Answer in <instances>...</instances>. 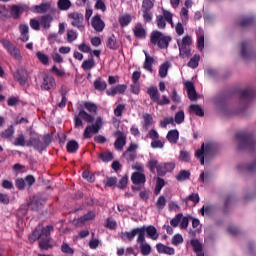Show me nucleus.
Instances as JSON below:
<instances>
[{
	"mask_svg": "<svg viewBox=\"0 0 256 256\" xmlns=\"http://www.w3.org/2000/svg\"><path fill=\"white\" fill-rule=\"evenodd\" d=\"M238 140L239 151H253L255 149L256 141L253 134H249L245 131L236 134Z\"/></svg>",
	"mask_w": 256,
	"mask_h": 256,
	"instance_id": "1",
	"label": "nucleus"
},
{
	"mask_svg": "<svg viewBox=\"0 0 256 256\" xmlns=\"http://www.w3.org/2000/svg\"><path fill=\"white\" fill-rule=\"evenodd\" d=\"M53 141V136L51 134H45L41 138L39 137H31L29 141H27L26 146L27 147H33L36 151H39V153H43L49 145H51V142Z\"/></svg>",
	"mask_w": 256,
	"mask_h": 256,
	"instance_id": "2",
	"label": "nucleus"
},
{
	"mask_svg": "<svg viewBox=\"0 0 256 256\" xmlns=\"http://www.w3.org/2000/svg\"><path fill=\"white\" fill-rule=\"evenodd\" d=\"M253 99H255V90L253 88H246L240 91L238 107L240 111H245V109H249L251 104L253 103Z\"/></svg>",
	"mask_w": 256,
	"mask_h": 256,
	"instance_id": "3",
	"label": "nucleus"
},
{
	"mask_svg": "<svg viewBox=\"0 0 256 256\" xmlns=\"http://www.w3.org/2000/svg\"><path fill=\"white\" fill-rule=\"evenodd\" d=\"M150 43L152 45H158L159 49H167L169 43H171V36H165L158 30H155L151 33Z\"/></svg>",
	"mask_w": 256,
	"mask_h": 256,
	"instance_id": "4",
	"label": "nucleus"
},
{
	"mask_svg": "<svg viewBox=\"0 0 256 256\" xmlns=\"http://www.w3.org/2000/svg\"><path fill=\"white\" fill-rule=\"evenodd\" d=\"M200 213L203 216L207 215V217H212V215H217V213L225 215V202H223L222 205L212 204L208 206H203L200 209Z\"/></svg>",
	"mask_w": 256,
	"mask_h": 256,
	"instance_id": "5",
	"label": "nucleus"
},
{
	"mask_svg": "<svg viewBox=\"0 0 256 256\" xmlns=\"http://www.w3.org/2000/svg\"><path fill=\"white\" fill-rule=\"evenodd\" d=\"M101 127H103V118L99 116L94 124L89 125L85 128L83 133L84 139H91V133H99V131H101Z\"/></svg>",
	"mask_w": 256,
	"mask_h": 256,
	"instance_id": "6",
	"label": "nucleus"
},
{
	"mask_svg": "<svg viewBox=\"0 0 256 256\" xmlns=\"http://www.w3.org/2000/svg\"><path fill=\"white\" fill-rule=\"evenodd\" d=\"M47 202V197L41 195H35L28 203V207H30L31 211H41L43 209L45 203Z\"/></svg>",
	"mask_w": 256,
	"mask_h": 256,
	"instance_id": "7",
	"label": "nucleus"
},
{
	"mask_svg": "<svg viewBox=\"0 0 256 256\" xmlns=\"http://www.w3.org/2000/svg\"><path fill=\"white\" fill-rule=\"evenodd\" d=\"M15 81L19 82V84L23 87L29 81V72L25 68H19L14 72Z\"/></svg>",
	"mask_w": 256,
	"mask_h": 256,
	"instance_id": "8",
	"label": "nucleus"
},
{
	"mask_svg": "<svg viewBox=\"0 0 256 256\" xmlns=\"http://www.w3.org/2000/svg\"><path fill=\"white\" fill-rule=\"evenodd\" d=\"M214 105L217 113H225V91H221L214 97Z\"/></svg>",
	"mask_w": 256,
	"mask_h": 256,
	"instance_id": "9",
	"label": "nucleus"
},
{
	"mask_svg": "<svg viewBox=\"0 0 256 256\" xmlns=\"http://www.w3.org/2000/svg\"><path fill=\"white\" fill-rule=\"evenodd\" d=\"M115 137H117L116 141L114 142V147L117 151H123V147L127 145V136L121 130H118L114 133Z\"/></svg>",
	"mask_w": 256,
	"mask_h": 256,
	"instance_id": "10",
	"label": "nucleus"
},
{
	"mask_svg": "<svg viewBox=\"0 0 256 256\" xmlns=\"http://www.w3.org/2000/svg\"><path fill=\"white\" fill-rule=\"evenodd\" d=\"M1 43L12 57H14L15 59H21V51L19 50V48L14 46L13 43L8 40H2Z\"/></svg>",
	"mask_w": 256,
	"mask_h": 256,
	"instance_id": "11",
	"label": "nucleus"
},
{
	"mask_svg": "<svg viewBox=\"0 0 256 256\" xmlns=\"http://www.w3.org/2000/svg\"><path fill=\"white\" fill-rule=\"evenodd\" d=\"M69 19H72L71 25L73 27H77V29H83V21L84 17L83 14L79 12H72L68 15Z\"/></svg>",
	"mask_w": 256,
	"mask_h": 256,
	"instance_id": "12",
	"label": "nucleus"
},
{
	"mask_svg": "<svg viewBox=\"0 0 256 256\" xmlns=\"http://www.w3.org/2000/svg\"><path fill=\"white\" fill-rule=\"evenodd\" d=\"M184 87L188 93V99H190V101H197V99H199V97L197 96V90H195V85L193 84V82H185Z\"/></svg>",
	"mask_w": 256,
	"mask_h": 256,
	"instance_id": "13",
	"label": "nucleus"
},
{
	"mask_svg": "<svg viewBox=\"0 0 256 256\" xmlns=\"http://www.w3.org/2000/svg\"><path fill=\"white\" fill-rule=\"evenodd\" d=\"M93 29L97 31L98 33H101L105 29V22L101 19V15L96 14L92 18V23H91Z\"/></svg>",
	"mask_w": 256,
	"mask_h": 256,
	"instance_id": "14",
	"label": "nucleus"
},
{
	"mask_svg": "<svg viewBox=\"0 0 256 256\" xmlns=\"http://www.w3.org/2000/svg\"><path fill=\"white\" fill-rule=\"evenodd\" d=\"M127 91V85L126 84H119L115 87H112L111 89L107 90V95H110V97H115V95H123Z\"/></svg>",
	"mask_w": 256,
	"mask_h": 256,
	"instance_id": "15",
	"label": "nucleus"
},
{
	"mask_svg": "<svg viewBox=\"0 0 256 256\" xmlns=\"http://www.w3.org/2000/svg\"><path fill=\"white\" fill-rule=\"evenodd\" d=\"M203 153L206 159H211L215 156V145L213 143H202Z\"/></svg>",
	"mask_w": 256,
	"mask_h": 256,
	"instance_id": "16",
	"label": "nucleus"
},
{
	"mask_svg": "<svg viewBox=\"0 0 256 256\" xmlns=\"http://www.w3.org/2000/svg\"><path fill=\"white\" fill-rule=\"evenodd\" d=\"M142 227H144V233H146L149 239H152L153 241H157V239H159V233L157 232V228H155V226L149 225Z\"/></svg>",
	"mask_w": 256,
	"mask_h": 256,
	"instance_id": "17",
	"label": "nucleus"
},
{
	"mask_svg": "<svg viewBox=\"0 0 256 256\" xmlns=\"http://www.w3.org/2000/svg\"><path fill=\"white\" fill-rule=\"evenodd\" d=\"M131 181L134 185H145L147 178L145 177V174L141 172H134L132 173Z\"/></svg>",
	"mask_w": 256,
	"mask_h": 256,
	"instance_id": "18",
	"label": "nucleus"
},
{
	"mask_svg": "<svg viewBox=\"0 0 256 256\" xmlns=\"http://www.w3.org/2000/svg\"><path fill=\"white\" fill-rule=\"evenodd\" d=\"M179 47V57L182 59H189L191 57V46H185L178 44Z\"/></svg>",
	"mask_w": 256,
	"mask_h": 256,
	"instance_id": "19",
	"label": "nucleus"
},
{
	"mask_svg": "<svg viewBox=\"0 0 256 256\" xmlns=\"http://www.w3.org/2000/svg\"><path fill=\"white\" fill-rule=\"evenodd\" d=\"M158 253H164L165 255H175V249L169 246H165L162 243L156 245Z\"/></svg>",
	"mask_w": 256,
	"mask_h": 256,
	"instance_id": "20",
	"label": "nucleus"
},
{
	"mask_svg": "<svg viewBox=\"0 0 256 256\" xmlns=\"http://www.w3.org/2000/svg\"><path fill=\"white\" fill-rule=\"evenodd\" d=\"M19 29L21 33L20 40L23 43H27V41H29V26L27 24H21Z\"/></svg>",
	"mask_w": 256,
	"mask_h": 256,
	"instance_id": "21",
	"label": "nucleus"
},
{
	"mask_svg": "<svg viewBox=\"0 0 256 256\" xmlns=\"http://www.w3.org/2000/svg\"><path fill=\"white\" fill-rule=\"evenodd\" d=\"M95 219V213L93 211H89L87 214L83 215L79 219L73 220L74 225H79V223H85V221H91Z\"/></svg>",
	"mask_w": 256,
	"mask_h": 256,
	"instance_id": "22",
	"label": "nucleus"
},
{
	"mask_svg": "<svg viewBox=\"0 0 256 256\" xmlns=\"http://www.w3.org/2000/svg\"><path fill=\"white\" fill-rule=\"evenodd\" d=\"M139 228H134L130 232H122L120 234L122 241H133L135 239V236L137 235V231Z\"/></svg>",
	"mask_w": 256,
	"mask_h": 256,
	"instance_id": "23",
	"label": "nucleus"
},
{
	"mask_svg": "<svg viewBox=\"0 0 256 256\" xmlns=\"http://www.w3.org/2000/svg\"><path fill=\"white\" fill-rule=\"evenodd\" d=\"M52 21H53V16L51 14H46V15L41 16L40 25L44 29H49V27H51Z\"/></svg>",
	"mask_w": 256,
	"mask_h": 256,
	"instance_id": "24",
	"label": "nucleus"
},
{
	"mask_svg": "<svg viewBox=\"0 0 256 256\" xmlns=\"http://www.w3.org/2000/svg\"><path fill=\"white\" fill-rule=\"evenodd\" d=\"M53 85H55V78H53L52 76L46 75L43 79V84L41 86L42 89H45V91H49V89H51Z\"/></svg>",
	"mask_w": 256,
	"mask_h": 256,
	"instance_id": "25",
	"label": "nucleus"
},
{
	"mask_svg": "<svg viewBox=\"0 0 256 256\" xmlns=\"http://www.w3.org/2000/svg\"><path fill=\"white\" fill-rule=\"evenodd\" d=\"M24 9L23 7L19 5H13L10 10V17H13V19H19L21 17V14L23 13Z\"/></svg>",
	"mask_w": 256,
	"mask_h": 256,
	"instance_id": "26",
	"label": "nucleus"
},
{
	"mask_svg": "<svg viewBox=\"0 0 256 256\" xmlns=\"http://www.w3.org/2000/svg\"><path fill=\"white\" fill-rule=\"evenodd\" d=\"M147 93L151 101H153L154 103H157V101H159V90L157 89L156 86L148 88Z\"/></svg>",
	"mask_w": 256,
	"mask_h": 256,
	"instance_id": "27",
	"label": "nucleus"
},
{
	"mask_svg": "<svg viewBox=\"0 0 256 256\" xmlns=\"http://www.w3.org/2000/svg\"><path fill=\"white\" fill-rule=\"evenodd\" d=\"M106 47H108V49H111L112 51H117V49H119V43H117V38L115 37V35H112L108 38L106 42Z\"/></svg>",
	"mask_w": 256,
	"mask_h": 256,
	"instance_id": "28",
	"label": "nucleus"
},
{
	"mask_svg": "<svg viewBox=\"0 0 256 256\" xmlns=\"http://www.w3.org/2000/svg\"><path fill=\"white\" fill-rule=\"evenodd\" d=\"M169 143H177L179 141V131L177 129L170 130L166 136Z\"/></svg>",
	"mask_w": 256,
	"mask_h": 256,
	"instance_id": "29",
	"label": "nucleus"
},
{
	"mask_svg": "<svg viewBox=\"0 0 256 256\" xmlns=\"http://www.w3.org/2000/svg\"><path fill=\"white\" fill-rule=\"evenodd\" d=\"M66 149L68 153H77L79 149V143L77 142V140H70L66 145Z\"/></svg>",
	"mask_w": 256,
	"mask_h": 256,
	"instance_id": "30",
	"label": "nucleus"
},
{
	"mask_svg": "<svg viewBox=\"0 0 256 256\" xmlns=\"http://www.w3.org/2000/svg\"><path fill=\"white\" fill-rule=\"evenodd\" d=\"M190 111H192V113H195L197 117H205V111H203V108H201L199 104L190 105Z\"/></svg>",
	"mask_w": 256,
	"mask_h": 256,
	"instance_id": "31",
	"label": "nucleus"
},
{
	"mask_svg": "<svg viewBox=\"0 0 256 256\" xmlns=\"http://www.w3.org/2000/svg\"><path fill=\"white\" fill-rule=\"evenodd\" d=\"M211 179H213V175L209 171L201 172L199 181L207 185V183H211Z\"/></svg>",
	"mask_w": 256,
	"mask_h": 256,
	"instance_id": "32",
	"label": "nucleus"
},
{
	"mask_svg": "<svg viewBox=\"0 0 256 256\" xmlns=\"http://www.w3.org/2000/svg\"><path fill=\"white\" fill-rule=\"evenodd\" d=\"M137 243H139V245H145L147 244V242H145V227H140L137 230Z\"/></svg>",
	"mask_w": 256,
	"mask_h": 256,
	"instance_id": "33",
	"label": "nucleus"
},
{
	"mask_svg": "<svg viewBox=\"0 0 256 256\" xmlns=\"http://www.w3.org/2000/svg\"><path fill=\"white\" fill-rule=\"evenodd\" d=\"M171 67L170 62H164L160 68H159V76L164 79V77H167V73L169 71V68Z\"/></svg>",
	"mask_w": 256,
	"mask_h": 256,
	"instance_id": "34",
	"label": "nucleus"
},
{
	"mask_svg": "<svg viewBox=\"0 0 256 256\" xmlns=\"http://www.w3.org/2000/svg\"><path fill=\"white\" fill-rule=\"evenodd\" d=\"M95 67V60L93 59V54H91V58L88 60H85L82 63V69L84 71H89V69H93Z\"/></svg>",
	"mask_w": 256,
	"mask_h": 256,
	"instance_id": "35",
	"label": "nucleus"
},
{
	"mask_svg": "<svg viewBox=\"0 0 256 256\" xmlns=\"http://www.w3.org/2000/svg\"><path fill=\"white\" fill-rule=\"evenodd\" d=\"M201 59V55L195 54L190 61L188 62V67H191V69H197L199 67V61Z\"/></svg>",
	"mask_w": 256,
	"mask_h": 256,
	"instance_id": "36",
	"label": "nucleus"
},
{
	"mask_svg": "<svg viewBox=\"0 0 256 256\" xmlns=\"http://www.w3.org/2000/svg\"><path fill=\"white\" fill-rule=\"evenodd\" d=\"M94 89H96V91H105V89H107V82L102 81L101 78H98L94 81Z\"/></svg>",
	"mask_w": 256,
	"mask_h": 256,
	"instance_id": "37",
	"label": "nucleus"
},
{
	"mask_svg": "<svg viewBox=\"0 0 256 256\" xmlns=\"http://www.w3.org/2000/svg\"><path fill=\"white\" fill-rule=\"evenodd\" d=\"M145 62H144V68L146 71L153 72V57L149 56V54L145 53Z\"/></svg>",
	"mask_w": 256,
	"mask_h": 256,
	"instance_id": "38",
	"label": "nucleus"
},
{
	"mask_svg": "<svg viewBox=\"0 0 256 256\" xmlns=\"http://www.w3.org/2000/svg\"><path fill=\"white\" fill-rule=\"evenodd\" d=\"M57 6L60 11H67L71 8V2L70 0H58Z\"/></svg>",
	"mask_w": 256,
	"mask_h": 256,
	"instance_id": "39",
	"label": "nucleus"
},
{
	"mask_svg": "<svg viewBox=\"0 0 256 256\" xmlns=\"http://www.w3.org/2000/svg\"><path fill=\"white\" fill-rule=\"evenodd\" d=\"M143 119H144V129L147 131L151 125H153V116H151V114L146 113L143 115Z\"/></svg>",
	"mask_w": 256,
	"mask_h": 256,
	"instance_id": "40",
	"label": "nucleus"
},
{
	"mask_svg": "<svg viewBox=\"0 0 256 256\" xmlns=\"http://www.w3.org/2000/svg\"><path fill=\"white\" fill-rule=\"evenodd\" d=\"M51 231H53V225L43 227L40 232V234L42 235V239H51Z\"/></svg>",
	"mask_w": 256,
	"mask_h": 256,
	"instance_id": "41",
	"label": "nucleus"
},
{
	"mask_svg": "<svg viewBox=\"0 0 256 256\" xmlns=\"http://www.w3.org/2000/svg\"><path fill=\"white\" fill-rule=\"evenodd\" d=\"M51 9V4L42 3L40 5L35 6L36 13H47Z\"/></svg>",
	"mask_w": 256,
	"mask_h": 256,
	"instance_id": "42",
	"label": "nucleus"
},
{
	"mask_svg": "<svg viewBox=\"0 0 256 256\" xmlns=\"http://www.w3.org/2000/svg\"><path fill=\"white\" fill-rule=\"evenodd\" d=\"M191 177V172L189 170H181L178 175H176L177 181H187Z\"/></svg>",
	"mask_w": 256,
	"mask_h": 256,
	"instance_id": "43",
	"label": "nucleus"
},
{
	"mask_svg": "<svg viewBox=\"0 0 256 256\" xmlns=\"http://www.w3.org/2000/svg\"><path fill=\"white\" fill-rule=\"evenodd\" d=\"M51 241V238H44L41 239L39 242L40 249H43L44 251H48L49 249L53 248V245L49 244Z\"/></svg>",
	"mask_w": 256,
	"mask_h": 256,
	"instance_id": "44",
	"label": "nucleus"
},
{
	"mask_svg": "<svg viewBox=\"0 0 256 256\" xmlns=\"http://www.w3.org/2000/svg\"><path fill=\"white\" fill-rule=\"evenodd\" d=\"M163 187H165V180L161 177H158L156 181L155 190H154L155 195H159Z\"/></svg>",
	"mask_w": 256,
	"mask_h": 256,
	"instance_id": "45",
	"label": "nucleus"
},
{
	"mask_svg": "<svg viewBox=\"0 0 256 256\" xmlns=\"http://www.w3.org/2000/svg\"><path fill=\"white\" fill-rule=\"evenodd\" d=\"M99 159L103 161L104 163H109V161H113V153L111 152H102L99 154Z\"/></svg>",
	"mask_w": 256,
	"mask_h": 256,
	"instance_id": "46",
	"label": "nucleus"
},
{
	"mask_svg": "<svg viewBox=\"0 0 256 256\" xmlns=\"http://www.w3.org/2000/svg\"><path fill=\"white\" fill-rule=\"evenodd\" d=\"M79 117L83 119V121H86V123H93L94 118L91 116V114L87 113L85 110L79 111Z\"/></svg>",
	"mask_w": 256,
	"mask_h": 256,
	"instance_id": "47",
	"label": "nucleus"
},
{
	"mask_svg": "<svg viewBox=\"0 0 256 256\" xmlns=\"http://www.w3.org/2000/svg\"><path fill=\"white\" fill-rule=\"evenodd\" d=\"M195 253H201L203 251V245H201V242H199L198 239H192L190 241Z\"/></svg>",
	"mask_w": 256,
	"mask_h": 256,
	"instance_id": "48",
	"label": "nucleus"
},
{
	"mask_svg": "<svg viewBox=\"0 0 256 256\" xmlns=\"http://www.w3.org/2000/svg\"><path fill=\"white\" fill-rule=\"evenodd\" d=\"M119 23L121 27H127L131 23V15L125 14L119 17Z\"/></svg>",
	"mask_w": 256,
	"mask_h": 256,
	"instance_id": "49",
	"label": "nucleus"
},
{
	"mask_svg": "<svg viewBox=\"0 0 256 256\" xmlns=\"http://www.w3.org/2000/svg\"><path fill=\"white\" fill-rule=\"evenodd\" d=\"M129 183V176L124 175L119 182L116 184L118 189H127V184Z\"/></svg>",
	"mask_w": 256,
	"mask_h": 256,
	"instance_id": "50",
	"label": "nucleus"
},
{
	"mask_svg": "<svg viewBox=\"0 0 256 256\" xmlns=\"http://www.w3.org/2000/svg\"><path fill=\"white\" fill-rule=\"evenodd\" d=\"M37 59L42 63V65H49V56L42 52H37L36 53Z\"/></svg>",
	"mask_w": 256,
	"mask_h": 256,
	"instance_id": "51",
	"label": "nucleus"
},
{
	"mask_svg": "<svg viewBox=\"0 0 256 256\" xmlns=\"http://www.w3.org/2000/svg\"><path fill=\"white\" fill-rule=\"evenodd\" d=\"M174 121H175V123H177V125H181V123H183V121H185V112L183 110L178 111L175 114Z\"/></svg>",
	"mask_w": 256,
	"mask_h": 256,
	"instance_id": "52",
	"label": "nucleus"
},
{
	"mask_svg": "<svg viewBox=\"0 0 256 256\" xmlns=\"http://www.w3.org/2000/svg\"><path fill=\"white\" fill-rule=\"evenodd\" d=\"M165 21L167 20L163 17V15H158L156 17V23H157L158 29H165V27H167V23Z\"/></svg>",
	"mask_w": 256,
	"mask_h": 256,
	"instance_id": "53",
	"label": "nucleus"
},
{
	"mask_svg": "<svg viewBox=\"0 0 256 256\" xmlns=\"http://www.w3.org/2000/svg\"><path fill=\"white\" fill-rule=\"evenodd\" d=\"M255 23V18L253 17H246L243 18L242 21L240 22V26L242 27H251Z\"/></svg>",
	"mask_w": 256,
	"mask_h": 256,
	"instance_id": "54",
	"label": "nucleus"
},
{
	"mask_svg": "<svg viewBox=\"0 0 256 256\" xmlns=\"http://www.w3.org/2000/svg\"><path fill=\"white\" fill-rule=\"evenodd\" d=\"M134 35L138 37V39H145L146 32L143 27H135Z\"/></svg>",
	"mask_w": 256,
	"mask_h": 256,
	"instance_id": "55",
	"label": "nucleus"
},
{
	"mask_svg": "<svg viewBox=\"0 0 256 256\" xmlns=\"http://www.w3.org/2000/svg\"><path fill=\"white\" fill-rule=\"evenodd\" d=\"M154 6H155V4L151 0H143V2H142L143 11L151 12V9H153Z\"/></svg>",
	"mask_w": 256,
	"mask_h": 256,
	"instance_id": "56",
	"label": "nucleus"
},
{
	"mask_svg": "<svg viewBox=\"0 0 256 256\" xmlns=\"http://www.w3.org/2000/svg\"><path fill=\"white\" fill-rule=\"evenodd\" d=\"M13 144L16 147H25V135L19 134Z\"/></svg>",
	"mask_w": 256,
	"mask_h": 256,
	"instance_id": "57",
	"label": "nucleus"
},
{
	"mask_svg": "<svg viewBox=\"0 0 256 256\" xmlns=\"http://www.w3.org/2000/svg\"><path fill=\"white\" fill-rule=\"evenodd\" d=\"M11 19L9 15V10L5 6H0V20Z\"/></svg>",
	"mask_w": 256,
	"mask_h": 256,
	"instance_id": "58",
	"label": "nucleus"
},
{
	"mask_svg": "<svg viewBox=\"0 0 256 256\" xmlns=\"http://www.w3.org/2000/svg\"><path fill=\"white\" fill-rule=\"evenodd\" d=\"M62 253H65L66 255H73L75 253V250L69 246L67 243H63L61 246Z\"/></svg>",
	"mask_w": 256,
	"mask_h": 256,
	"instance_id": "59",
	"label": "nucleus"
},
{
	"mask_svg": "<svg viewBox=\"0 0 256 256\" xmlns=\"http://www.w3.org/2000/svg\"><path fill=\"white\" fill-rule=\"evenodd\" d=\"M123 157H125L127 161H135V159H137V152H129L128 150H126L123 153Z\"/></svg>",
	"mask_w": 256,
	"mask_h": 256,
	"instance_id": "60",
	"label": "nucleus"
},
{
	"mask_svg": "<svg viewBox=\"0 0 256 256\" xmlns=\"http://www.w3.org/2000/svg\"><path fill=\"white\" fill-rule=\"evenodd\" d=\"M181 219H183V213L177 214L171 221L170 224L172 227H179V223H181Z\"/></svg>",
	"mask_w": 256,
	"mask_h": 256,
	"instance_id": "61",
	"label": "nucleus"
},
{
	"mask_svg": "<svg viewBox=\"0 0 256 256\" xmlns=\"http://www.w3.org/2000/svg\"><path fill=\"white\" fill-rule=\"evenodd\" d=\"M140 251L144 256L151 255V245L148 243L140 245Z\"/></svg>",
	"mask_w": 256,
	"mask_h": 256,
	"instance_id": "62",
	"label": "nucleus"
},
{
	"mask_svg": "<svg viewBox=\"0 0 256 256\" xmlns=\"http://www.w3.org/2000/svg\"><path fill=\"white\" fill-rule=\"evenodd\" d=\"M77 39V32L75 30L71 29L67 31V41L68 43H73Z\"/></svg>",
	"mask_w": 256,
	"mask_h": 256,
	"instance_id": "63",
	"label": "nucleus"
},
{
	"mask_svg": "<svg viewBox=\"0 0 256 256\" xmlns=\"http://www.w3.org/2000/svg\"><path fill=\"white\" fill-rule=\"evenodd\" d=\"M85 109L89 111L90 113H97V105L91 103V102H85L84 103Z\"/></svg>",
	"mask_w": 256,
	"mask_h": 256,
	"instance_id": "64",
	"label": "nucleus"
}]
</instances>
